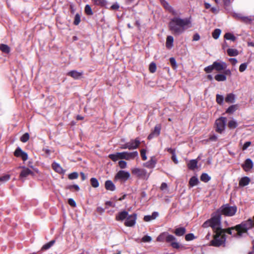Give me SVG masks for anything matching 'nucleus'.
<instances>
[{
	"instance_id": "f257e3e1",
	"label": "nucleus",
	"mask_w": 254,
	"mask_h": 254,
	"mask_svg": "<svg viewBox=\"0 0 254 254\" xmlns=\"http://www.w3.org/2000/svg\"><path fill=\"white\" fill-rule=\"evenodd\" d=\"M217 213L212 216L210 219L206 221L202 225L203 228L211 227L215 233L214 239L211 242V245L215 247L222 245L225 241L224 236V229L221 227L220 213L217 211Z\"/></svg>"
},
{
	"instance_id": "f03ea898",
	"label": "nucleus",
	"mask_w": 254,
	"mask_h": 254,
	"mask_svg": "<svg viewBox=\"0 0 254 254\" xmlns=\"http://www.w3.org/2000/svg\"><path fill=\"white\" fill-rule=\"evenodd\" d=\"M191 21L190 18L182 19L179 17L172 18L169 24L170 30L174 34L179 35L185 29L191 27Z\"/></svg>"
},
{
	"instance_id": "7ed1b4c3",
	"label": "nucleus",
	"mask_w": 254,
	"mask_h": 254,
	"mask_svg": "<svg viewBox=\"0 0 254 254\" xmlns=\"http://www.w3.org/2000/svg\"><path fill=\"white\" fill-rule=\"evenodd\" d=\"M237 210V208L236 206H231L228 204H226L221 206L218 211L219 212L220 211L222 214L226 216H232L236 213Z\"/></svg>"
},
{
	"instance_id": "20e7f679",
	"label": "nucleus",
	"mask_w": 254,
	"mask_h": 254,
	"mask_svg": "<svg viewBox=\"0 0 254 254\" xmlns=\"http://www.w3.org/2000/svg\"><path fill=\"white\" fill-rule=\"evenodd\" d=\"M131 173L136 177L144 180H147L150 176V173H148L146 170L138 168L131 169Z\"/></svg>"
},
{
	"instance_id": "39448f33",
	"label": "nucleus",
	"mask_w": 254,
	"mask_h": 254,
	"mask_svg": "<svg viewBox=\"0 0 254 254\" xmlns=\"http://www.w3.org/2000/svg\"><path fill=\"white\" fill-rule=\"evenodd\" d=\"M226 119L225 117H221L216 120V130L219 133H222L225 127Z\"/></svg>"
},
{
	"instance_id": "423d86ee",
	"label": "nucleus",
	"mask_w": 254,
	"mask_h": 254,
	"mask_svg": "<svg viewBox=\"0 0 254 254\" xmlns=\"http://www.w3.org/2000/svg\"><path fill=\"white\" fill-rule=\"evenodd\" d=\"M136 218L137 215L135 213L131 215L128 214L125 222V225L127 227L133 226L136 223Z\"/></svg>"
},
{
	"instance_id": "0eeeda50",
	"label": "nucleus",
	"mask_w": 254,
	"mask_h": 254,
	"mask_svg": "<svg viewBox=\"0 0 254 254\" xmlns=\"http://www.w3.org/2000/svg\"><path fill=\"white\" fill-rule=\"evenodd\" d=\"M130 177V174L129 172L121 170L119 171L115 177V180H120L123 181H127Z\"/></svg>"
},
{
	"instance_id": "6e6552de",
	"label": "nucleus",
	"mask_w": 254,
	"mask_h": 254,
	"mask_svg": "<svg viewBox=\"0 0 254 254\" xmlns=\"http://www.w3.org/2000/svg\"><path fill=\"white\" fill-rule=\"evenodd\" d=\"M20 168L22 169V170L19 178L22 182H24L25 178L29 175H33V172L29 168L25 167H20Z\"/></svg>"
},
{
	"instance_id": "1a4fd4ad",
	"label": "nucleus",
	"mask_w": 254,
	"mask_h": 254,
	"mask_svg": "<svg viewBox=\"0 0 254 254\" xmlns=\"http://www.w3.org/2000/svg\"><path fill=\"white\" fill-rule=\"evenodd\" d=\"M176 238L170 234H169L168 233L167 234L166 241L168 243H171V246L175 249H179L180 248L179 244L176 242Z\"/></svg>"
},
{
	"instance_id": "9d476101",
	"label": "nucleus",
	"mask_w": 254,
	"mask_h": 254,
	"mask_svg": "<svg viewBox=\"0 0 254 254\" xmlns=\"http://www.w3.org/2000/svg\"><path fill=\"white\" fill-rule=\"evenodd\" d=\"M213 66H214L215 70L219 72L225 69L227 67V65L225 62L222 61H215L213 62Z\"/></svg>"
},
{
	"instance_id": "9b49d317",
	"label": "nucleus",
	"mask_w": 254,
	"mask_h": 254,
	"mask_svg": "<svg viewBox=\"0 0 254 254\" xmlns=\"http://www.w3.org/2000/svg\"><path fill=\"white\" fill-rule=\"evenodd\" d=\"M14 154L16 157H21L24 161H25L26 160H27L28 159L27 154L26 152L23 151L21 150V149L19 147H18L15 150V151H14Z\"/></svg>"
},
{
	"instance_id": "f8f14e48",
	"label": "nucleus",
	"mask_w": 254,
	"mask_h": 254,
	"mask_svg": "<svg viewBox=\"0 0 254 254\" xmlns=\"http://www.w3.org/2000/svg\"><path fill=\"white\" fill-rule=\"evenodd\" d=\"M138 155L137 151H133L131 152H128L127 151L124 152V159L127 160H133L135 158L137 157Z\"/></svg>"
},
{
	"instance_id": "ddd939ff",
	"label": "nucleus",
	"mask_w": 254,
	"mask_h": 254,
	"mask_svg": "<svg viewBox=\"0 0 254 254\" xmlns=\"http://www.w3.org/2000/svg\"><path fill=\"white\" fill-rule=\"evenodd\" d=\"M253 162L252 160L249 158L247 159L244 163L242 165L243 169L246 172L250 171L253 168Z\"/></svg>"
},
{
	"instance_id": "4468645a",
	"label": "nucleus",
	"mask_w": 254,
	"mask_h": 254,
	"mask_svg": "<svg viewBox=\"0 0 254 254\" xmlns=\"http://www.w3.org/2000/svg\"><path fill=\"white\" fill-rule=\"evenodd\" d=\"M161 126L160 125H156L154 130L148 136V139H151L154 137L158 136L160 133Z\"/></svg>"
},
{
	"instance_id": "2eb2a0df",
	"label": "nucleus",
	"mask_w": 254,
	"mask_h": 254,
	"mask_svg": "<svg viewBox=\"0 0 254 254\" xmlns=\"http://www.w3.org/2000/svg\"><path fill=\"white\" fill-rule=\"evenodd\" d=\"M129 145L130 150L135 149L138 147L140 144V141L138 138H136L135 139H131L130 141L128 142Z\"/></svg>"
},
{
	"instance_id": "dca6fc26",
	"label": "nucleus",
	"mask_w": 254,
	"mask_h": 254,
	"mask_svg": "<svg viewBox=\"0 0 254 254\" xmlns=\"http://www.w3.org/2000/svg\"><path fill=\"white\" fill-rule=\"evenodd\" d=\"M128 212L126 211H123L118 213L116 216V220L118 221H123L126 220L128 216Z\"/></svg>"
},
{
	"instance_id": "f3484780",
	"label": "nucleus",
	"mask_w": 254,
	"mask_h": 254,
	"mask_svg": "<svg viewBox=\"0 0 254 254\" xmlns=\"http://www.w3.org/2000/svg\"><path fill=\"white\" fill-rule=\"evenodd\" d=\"M161 2L163 6L170 12H171L174 15H177V13L176 11L173 8L172 6H171L165 0H161Z\"/></svg>"
},
{
	"instance_id": "a211bd4d",
	"label": "nucleus",
	"mask_w": 254,
	"mask_h": 254,
	"mask_svg": "<svg viewBox=\"0 0 254 254\" xmlns=\"http://www.w3.org/2000/svg\"><path fill=\"white\" fill-rule=\"evenodd\" d=\"M197 159H192L188 163L187 165L189 169L194 170L197 167Z\"/></svg>"
},
{
	"instance_id": "6ab92c4d",
	"label": "nucleus",
	"mask_w": 254,
	"mask_h": 254,
	"mask_svg": "<svg viewBox=\"0 0 254 254\" xmlns=\"http://www.w3.org/2000/svg\"><path fill=\"white\" fill-rule=\"evenodd\" d=\"M82 72H78L76 70H72L68 72L67 75L71 76L75 79H77L82 76Z\"/></svg>"
},
{
	"instance_id": "aec40b11",
	"label": "nucleus",
	"mask_w": 254,
	"mask_h": 254,
	"mask_svg": "<svg viewBox=\"0 0 254 254\" xmlns=\"http://www.w3.org/2000/svg\"><path fill=\"white\" fill-rule=\"evenodd\" d=\"M105 187L106 190L111 191H114L116 189L115 185L110 180H108L106 181L105 184Z\"/></svg>"
},
{
	"instance_id": "412c9836",
	"label": "nucleus",
	"mask_w": 254,
	"mask_h": 254,
	"mask_svg": "<svg viewBox=\"0 0 254 254\" xmlns=\"http://www.w3.org/2000/svg\"><path fill=\"white\" fill-rule=\"evenodd\" d=\"M156 161L153 157H151L150 160L143 164V166L148 168L152 169L155 167Z\"/></svg>"
},
{
	"instance_id": "4be33fe9",
	"label": "nucleus",
	"mask_w": 254,
	"mask_h": 254,
	"mask_svg": "<svg viewBox=\"0 0 254 254\" xmlns=\"http://www.w3.org/2000/svg\"><path fill=\"white\" fill-rule=\"evenodd\" d=\"M250 182V179L248 177H244L241 179L239 181V186L244 187L248 185Z\"/></svg>"
},
{
	"instance_id": "5701e85b",
	"label": "nucleus",
	"mask_w": 254,
	"mask_h": 254,
	"mask_svg": "<svg viewBox=\"0 0 254 254\" xmlns=\"http://www.w3.org/2000/svg\"><path fill=\"white\" fill-rule=\"evenodd\" d=\"M174 38L172 36H168L167 37L166 46L168 49H171L173 46Z\"/></svg>"
},
{
	"instance_id": "b1692460",
	"label": "nucleus",
	"mask_w": 254,
	"mask_h": 254,
	"mask_svg": "<svg viewBox=\"0 0 254 254\" xmlns=\"http://www.w3.org/2000/svg\"><path fill=\"white\" fill-rule=\"evenodd\" d=\"M158 216V213L157 212H154L151 215L145 216L144 217V220L146 222H148L155 219Z\"/></svg>"
},
{
	"instance_id": "393cba45",
	"label": "nucleus",
	"mask_w": 254,
	"mask_h": 254,
	"mask_svg": "<svg viewBox=\"0 0 254 254\" xmlns=\"http://www.w3.org/2000/svg\"><path fill=\"white\" fill-rule=\"evenodd\" d=\"M235 101V96L232 93L227 94L225 98V101L228 103H233Z\"/></svg>"
},
{
	"instance_id": "a878e982",
	"label": "nucleus",
	"mask_w": 254,
	"mask_h": 254,
	"mask_svg": "<svg viewBox=\"0 0 254 254\" xmlns=\"http://www.w3.org/2000/svg\"><path fill=\"white\" fill-rule=\"evenodd\" d=\"M52 168L57 173H63V170L62 167L59 164H58L57 163L54 162L52 164Z\"/></svg>"
},
{
	"instance_id": "bb28decb",
	"label": "nucleus",
	"mask_w": 254,
	"mask_h": 254,
	"mask_svg": "<svg viewBox=\"0 0 254 254\" xmlns=\"http://www.w3.org/2000/svg\"><path fill=\"white\" fill-rule=\"evenodd\" d=\"M174 233L178 236H182L185 234L186 229L184 227L177 228L175 229Z\"/></svg>"
},
{
	"instance_id": "cd10ccee",
	"label": "nucleus",
	"mask_w": 254,
	"mask_h": 254,
	"mask_svg": "<svg viewBox=\"0 0 254 254\" xmlns=\"http://www.w3.org/2000/svg\"><path fill=\"white\" fill-rule=\"evenodd\" d=\"M228 55L231 57L237 56L239 54L238 51L236 49L229 48L227 50Z\"/></svg>"
},
{
	"instance_id": "c85d7f7f",
	"label": "nucleus",
	"mask_w": 254,
	"mask_h": 254,
	"mask_svg": "<svg viewBox=\"0 0 254 254\" xmlns=\"http://www.w3.org/2000/svg\"><path fill=\"white\" fill-rule=\"evenodd\" d=\"M215 79L217 81H224L226 80L227 77L225 74H217L214 76Z\"/></svg>"
},
{
	"instance_id": "c756f323",
	"label": "nucleus",
	"mask_w": 254,
	"mask_h": 254,
	"mask_svg": "<svg viewBox=\"0 0 254 254\" xmlns=\"http://www.w3.org/2000/svg\"><path fill=\"white\" fill-rule=\"evenodd\" d=\"M198 180L196 177H192L190 179L189 181V185L190 187H192L196 186L198 184Z\"/></svg>"
},
{
	"instance_id": "7c9ffc66",
	"label": "nucleus",
	"mask_w": 254,
	"mask_h": 254,
	"mask_svg": "<svg viewBox=\"0 0 254 254\" xmlns=\"http://www.w3.org/2000/svg\"><path fill=\"white\" fill-rule=\"evenodd\" d=\"M10 178L9 175H5L0 177V185L7 182Z\"/></svg>"
},
{
	"instance_id": "2f4dec72",
	"label": "nucleus",
	"mask_w": 254,
	"mask_h": 254,
	"mask_svg": "<svg viewBox=\"0 0 254 254\" xmlns=\"http://www.w3.org/2000/svg\"><path fill=\"white\" fill-rule=\"evenodd\" d=\"M224 38L232 41H235L236 39V37L231 33H226L224 35Z\"/></svg>"
},
{
	"instance_id": "473e14b6",
	"label": "nucleus",
	"mask_w": 254,
	"mask_h": 254,
	"mask_svg": "<svg viewBox=\"0 0 254 254\" xmlns=\"http://www.w3.org/2000/svg\"><path fill=\"white\" fill-rule=\"evenodd\" d=\"M0 50H1L3 53L8 54L10 52V48L7 45L0 44Z\"/></svg>"
},
{
	"instance_id": "72a5a7b5",
	"label": "nucleus",
	"mask_w": 254,
	"mask_h": 254,
	"mask_svg": "<svg viewBox=\"0 0 254 254\" xmlns=\"http://www.w3.org/2000/svg\"><path fill=\"white\" fill-rule=\"evenodd\" d=\"M55 240H52L50 242L45 244L43 246L42 250H47L49 249L55 243Z\"/></svg>"
},
{
	"instance_id": "f704fd0d",
	"label": "nucleus",
	"mask_w": 254,
	"mask_h": 254,
	"mask_svg": "<svg viewBox=\"0 0 254 254\" xmlns=\"http://www.w3.org/2000/svg\"><path fill=\"white\" fill-rule=\"evenodd\" d=\"M228 126L230 128L233 129L237 127L238 124L236 121L235 120H232L229 122Z\"/></svg>"
},
{
	"instance_id": "c9c22d12",
	"label": "nucleus",
	"mask_w": 254,
	"mask_h": 254,
	"mask_svg": "<svg viewBox=\"0 0 254 254\" xmlns=\"http://www.w3.org/2000/svg\"><path fill=\"white\" fill-rule=\"evenodd\" d=\"M167 234V232H163L160 234L157 238V241L162 242H164L165 240L166 241Z\"/></svg>"
},
{
	"instance_id": "e433bc0d",
	"label": "nucleus",
	"mask_w": 254,
	"mask_h": 254,
	"mask_svg": "<svg viewBox=\"0 0 254 254\" xmlns=\"http://www.w3.org/2000/svg\"><path fill=\"white\" fill-rule=\"evenodd\" d=\"M94 3L96 5L104 6L107 4L106 0H92Z\"/></svg>"
},
{
	"instance_id": "4c0bfd02",
	"label": "nucleus",
	"mask_w": 254,
	"mask_h": 254,
	"mask_svg": "<svg viewBox=\"0 0 254 254\" xmlns=\"http://www.w3.org/2000/svg\"><path fill=\"white\" fill-rule=\"evenodd\" d=\"M200 180L202 182H207L210 180V177L206 173H203L200 177Z\"/></svg>"
},
{
	"instance_id": "58836bf2",
	"label": "nucleus",
	"mask_w": 254,
	"mask_h": 254,
	"mask_svg": "<svg viewBox=\"0 0 254 254\" xmlns=\"http://www.w3.org/2000/svg\"><path fill=\"white\" fill-rule=\"evenodd\" d=\"M237 109V105H233L230 106L226 110V113L232 114Z\"/></svg>"
},
{
	"instance_id": "ea45409f",
	"label": "nucleus",
	"mask_w": 254,
	"mask_h": 254,
	"mask_svg": "<svg viewBox=\"0 0 254 254\" xmlns=\"http://www.w3.org/2000/svg\"><path fill=\"white\" fill-rule=\"evenodd\" d=\"M221 31L219 29H216L212 33V37L215 39H217L220 34H221Z\"/></svg>"
},
{
	"instance_id": "a19ab883",
	"label": "nucleus",
	"mask_w": 254,
	"mask_h": 254,
	"mask_svg": "<svg viewBox=\"0 0 254 254\" xmlns=\"http://www.w3.org/2000/svg\"><path fill=\"white\" fill-rule=\"evenodd\" d=\"M236 16L237 17L242 19V21L246 22H250L252 20V18H251L249 17L241 16L240 15V14H236Z\"/></svg>"
},
{
	"instance_id": "79ce46f5",
	"label": "nucleus",
	"mask_w": 254,
	"mask_h": 254,
	"mask_svg": "<svg viewBox=\"0 0 254 254\" xmlns=\"http://www.w3.org/2000/svg\"><path fill=\"white\" fill-rule=\"evenodd\" d=\"M213 70H215L213 63L212 64L205 67L204 69V70L207 73H211Z\"/></svg>"
},
{
	"instance_id": "37998d69",
	"label": "nucleus",
	"mask_w": 254,
	"mask_h": 254,
	"mask_svg": "<svg viewBox=\"0 0 254 254\" xmlns=\"http://www.w3.org/2000/svg\"><path fill=\"white\" fill-rule=\"evenodd\" d=\"M91 184L93 187L97 188L99 186V182L98 180L94 178H92L91 179Z\"/></svg>"
},
{
	"instance_id": "c03bdc74",
	"label": "nucleus",
	"mask_w": 254,
	"mask_h": 254,
	"mask_svg": "<svg viewBox=\"0 0 254 254\" xmlns=\"http://www.w3.org/2000/svg\"><path fill=\"white\" fill-rule=\"evenodd\" d=\"M29 139V135L28 133H24L20 138V140L22 142H27Z\"/></svg>"
},
{
	"instance_id": "a18cd8bd",
	"label": "nucleus",
	"mask_w": 254,
	"mask_h": 254,
	"mask_svg": "<svg viewBox=\"0 0 254 254\" xmlns=\"http://www.w3.org/2000/svg\"><path fill=\"white\" fill-rule=\"evenodd\" d=\"M224 100L223 96L219 94L216 95V102L218 104L221 105L222 104Z\"/></svg>"
},
{
	"instance_id": "49530a36",
	"label": "nucleus",
	"mask_w": 254,
	"mask_h": 254,
	"mask_svg": "<svg viewBox=\"0 0 254 254\" xmlns=\"http://www.w3.org/2000/svg\"><path fill=\"white\" fill-rule=\"evenodd\" d=\"M149 71L151 73H154L156 70V65L154 63H151L149 65Z\"/></svg>"
},
{
	"instance_id": "de8ad7c7",
	"label": "nucleus",
	"mask_w": 254,
	"mask_h": 254,
	"mask_svg": "<svg viewBox=\"0 0 254 254\" xmlns=\"http://www.w3.org/2000/svg\"><path fill=\"white\" fill-rule=\"evenodd\" d=\"M85 11L87 15H91L93 14L91 8L88 4L85 6Z\"/></svg>"
},
{
	"instance_id": "09e8293b",
	"label": "nucleus",
	"mask_w": 254,
	"mask_h": 254,
	"mask_svg": "<svg viewBox=\"0 0 254 254\" xmlns=\"http://www.w3.org/2000/svg\"><path fill=\"white\" fill-rule=\"evenodd\" d=\"M109 157L113 161L116 162L119 160L117 153L111 154L109 155Z\"/></svg>"
},
{
	"instance_id": "8fccbe9b",
	"label": "nucleus",
	"mask_w": 254,
	"mask_h": 254,
	"mask_svg": "<svg viewBox=\"0 0 254 254\" xmlns=\"http://www.w3.org/2000/svg\"><path fill=\"white\" fill-rule=\"evenodd\" d=\"M78 175L76 172H73L68 175V178L70 180H73L78 178Z\"/></svg>"
},
{
	"instance_id": "3c124183",
	"label": "nucleus",
	"mask_w": 254,
	"mask_h": 254,
	"mask_svg": "<svg viewBox=\"0 0 254 254\" xmlns=\"http://www.w3.org/2000/svg\"><path fill=\"white\" fill-rule=\"evenodd\" d=\"M248 64L247 63L242 64L239 66V71L240 72H244L247 67Z\"/></svg>"
},
{
	"instance_id": "603ef678",
	"label": "nucleus",
	"mask_w": 254,
	"mask_h": 254,
	"mask_svg": "<svg viewBox=\"0 0 254 254\" xmlns=\"http://www.w3.org/2000/svg\"><path fill=\"white\" fill-rule=\"evenodd\" d=\"M80 21V16L79 14L77 13L76 14L75 17H74V24L76 25H78Z\"/></svg>"
},
{
	"instance_id": "864d4df0",
	"label": "nucleus",
	"mask_w": 254,
	"mask_h": 254,
	"mask_svg": "<svg viewBox=\"0 0 254 254\" xmlns=\"http://www.w3.org/2000/svg\"><path fill=\"white\" fill-rule=\"evenodd\" d=\"M119 166L121 169H125L127 167V163L126 161L121 160L119 162Z\"/></svg>"
},
{
	"instance_id": "5fc2aeb1",
	"label": "nucleus",
	"mask_w": 254,
	"mask_h": 254,
	"mask_svg": "<svg viewBox=\"0 0 254 254\" xmlns=\"http://www.w3.org/2000/svg\"><path fill=\"white\" fill-rule=\"evenodd\" d=\"M152 240V238L150 236L146 235L142 237V241L143 242H150Z\"/></svg>"
},
{
	"instance_id": "6e6d98bb",
	"label": "nucleus",
	"mask_w": 254,
	"mask_h": 254,
	"mask_svg": "<svg viewBox=\"0 0 254 254\" xmlns=\"http://www.w3.org/2000/svg\"><path fill=\"white\" fill-rule=\"evenodd\" d=\"M146 150L145 149H141L140 151V155L143 160L147 159V156L146 155Z\"/></svg>"
},
{
	"instance_id": "4d7b16f0",
	"label": "nucleus",
	"mask_w": 254,
	"mask_h": 254,
	"mask_svg": "<svg viewBox=\"0 0 254 254\" xmlns=\"http://www.w3.org/2000/svg\"><path fill=\"white\" fill-rule=\"evenodd\" d=\"M194 238V237L192 234H188L185 236V239L187 241L192 240Z\"/></svg>"
},
{
	"instance_id": "13d9d810",
	"label": "nucleus",
	"mask_w": 254,
	"mask_h": 254,
	"mask_svg": "<svg viewBox=\"0 0 254 254\" xmlns=\"http://www.w3.org/2000/svg\"><path fill=\"white\" fill-rule=\"evenodd\" d=\"M160 189L162 191H167L168 190V186L167 184L166 183H163L161 186H160Z\"/></svg>"
},
{
	"instance_id": "bf43d9fd",
	"label": "nucleus",
	"mask_w": 254,
	"mask_h": 254,
	"mask_svg": "<svg viewBox=\"0 0 254 254\" xmlns=\"http://www.w3.org/2000/svg\"><path fill=\"white\" fill-rule=\"evenodd\" d=\"M68 204L72 207H75L76 205V202L72 198L68 199Z\"/></svg>"
},
{
	"instance_id": "052dcab7",
	"label": "nucleus",
	"mask_w": 254,
	"mask_h": 254,
	"mask_svg": "<svg viewBox=\"0 0 254 254\" xmlns=\"http://www.w3.org/2000/svg\"><path fill=\"white\" fill-rule=\"evenodd\" d=\"M170 62L172 65L176 68L177 67V64L175 59L174 58H171L170 59Z\"/></svg>"
},
{
	"instance_id": "680f3d73",
	"label": "nucleus",
	"mask_w": 254,
	"mask_h": 254,
	"mask_svg": "<svg viewBox=\"0 0 254 254\" xmlns=\"http://www.w3.org/2000/svg\"><path fill=\"white\" fill-rule=\"evenodd\" d=\"M68 188L70 190L74 189L76 191H78L79 190V187L77 185H73L68 186Z\"/></svg>"
},
{
	"instance_id": "e2e57ef3",
	"label": "nucleus",
	"mask_w": 254,
	"mask_h": 254,
	"mask_svg": "<svg viewBox=\"0 0 254 254\" xmlns=\"http://www.w3.org/2000/svg\"><path fill=\"white\" fill-rule=\"evenodd\" d=\"M251 145V141H247L246 142H245V143L244 144L243 146V150H245L247 149Z\"/></svg>"
},
{
	"instance_id": "0e129e2a",
	"label": "nucleus",
	"mask_w": 254,
	"mask_h": 254,
	"mask_svg": "<svg viewBox=\"0 0 254 254\" xmlns=\"http://www.w3.org/2000/svg\"><path fill=\"white\" fill-rule=\"evenodd\" d=\"M121 148L122 149H128L130 150L129 145L128 142L122 145V146H121Z\"/></svg>"
},
{
	"instance_id": "69168bd1",
	"label": "nucleus",
	"mask_w": 254,
	"mask_h": 254,
	"mask_svg": "<svg viewBox=\"0 0 254 254\" xmlns=\"http://www.w3.org/2000/svg\"><path fill=\"white\" fill-rule=\"evenodd\" d=\"M111 9H113V10H117L119 8V5L118 3H115L114 4H113L111 7Z\"/></svg>"
},
{
	"instance_id": "338daca9",
	"label": "nucleus",
	"mask_w": 254,
	"mask_h": 254,
	"mask_svg": "<svg viewBox=\"0 0 254 254\" xmlns=\"http://www.w3.org/2000/svg\"><path fill=\"white\" fill-rule=\"evenodd\" d=\"M229 61L231 62L233 65H235L238 62L237 59L235 58H230L229 59Z\"/></svg>"
},
{
	"instance_id": "774afa93",
	"label": "nucleus",
	"mask_w": 254,
	"mask_h": 254,
	"mask_svg": "<svg viewBox=\"0 0 254 254\" xmlns=\"http://www.w3.org/2000/svg\"><path fill=\"white\" fill-rule=\"evenodd\" d=\"M117 153L118 156V158H119V159H124V152H117Z\"/></svg>"
}]
</instances>
